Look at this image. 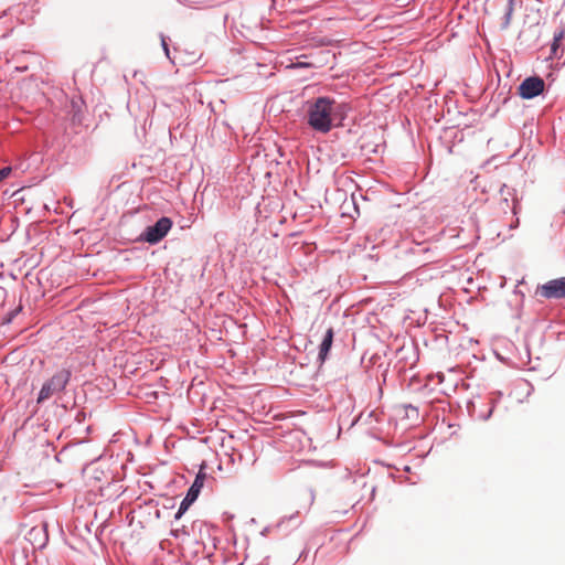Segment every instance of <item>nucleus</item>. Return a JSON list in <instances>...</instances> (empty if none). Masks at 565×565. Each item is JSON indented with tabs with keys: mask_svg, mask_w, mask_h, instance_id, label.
Listing matches in <instances>:
<instances>
[{
	"mask_svg": "<svg viewBox=\"0 0 565 565\" xmlns=\"http://www.w3.org/2000/svg\"><path fill=\"white\" fill-rule=\"evenodd\" d=\"M10 173H11V168H9V167L2 168L0 170V182L2 180H4L6 178H8Z\"/></svg>",
	"mask_w": 565,
	"mask_h": 565,
	"instance_id": "nucleus-10",
	"label": "nucleus"
},
{
	"mask_svg": "<svg viewBox=\"0 0 565 565\" xmlns=\"http://www.w3.org/2000/svg\"><path fill=\"white\" fill-rule=\"evenodd\" d=\"M545 83L539 76L525 78L519 86L518 93L524 99H531L544 92Z\"/></svg>",
	"mask_w": 565,
	"mask_h": 565,
	"instance_id": "nucleus-4",
	"label": "nucleus"
},
{
	"mask_svg": "<svg viewBox=\"0 0 565 565\" xmlns=\"http://www.w3.org/2000/svg\"><path fill=\"white\" fill-rule=\"evenodd\" d=\"M334 100L318 97L307 103V122L316 131L327 134L332 128Z\"/></svg>",
	"mask_w": 565,
	"mask_h": 565,
	"instance_id": "nucleus-1",
	"label": "nucleus"
},
{
	"mask_svg": "<svg viewBox=\"0 0 565 565\" xmlns=\"http://www.w3.org/2000/svg\"><path fill=\"white\" fill-rule=\"evenodd\" d=\"M204 481H205V473L200 471L196 475V477L194 479V482L190 487V489H189L186 494L196 500L199 494H200L201 489L204 486Z\"/></svg>",
	"mask_w": 565,
	"mask_h": 565,
	"instance_id": "nucleus-7",
	"label": "nucleus"
},
{
	"mask_svg": "<svg viewBox=\"0 0 565 565\" xmlns=\"http://www.w3.org/2000/svg\"><path fill=\"white\" fill-rule=\"evenodd\" d=\"M564 39V31H559L554 35L553 43H552V52L555 54L558 46L561 45V42Z\"/></svg>",
	"mask_w": 565,
	"mask_h": 565,
	"instance_id": "nucleus-9",
	"label": "nucleus"
},
{
	"mask_svg": "<svg viewBox=\"0 0 565 565\" xmlns=\"http://www.w3.org/2000/svg\"><path fill=\"white\" fill-rule=\"evenodd\" d=\"M172 221L169 217H161L152 226H148L142 234L143 241L154 244L161 241L170 231Z\"/></svg>",
	"mask_w": 565,
	"mask_h": 565,
	"instance_id": "nucleus-3",
	"label": "nucleus"
},
{
	"mask_svg": "<svg viewBox=\"0 0 565 565\" xmlns=\"http://www.w3.org/2000/svg\"><path fill=\"white\" fill-rule=\"evenodd\" d=\"M163 46H164L166 52L168 53V46L164 42H163Z\"/></svg>",
	"mask_w": 565,
	"mask_h": 565,
	"instance_id": "nucleus-11",
	"label": "nucleus"
},
{
	"mask_svg": "<svg viewBox=\"0 0 565 565\" xmlns=\"http://www.w3.org/2000/svg\"><path fill=\"white\" fill-rule=\"evenodd\" d=\"M537 294L546 299L565 298V277L548 280L537 288Z\"/></svg>",
	"mask_w": 565,
	"mask_h": 565,
	"instance_id": "nucleus-5",
	"label": "nucleus"
},
{
	"mask_svg": "<svg viewBox=\"0 0 565 565\" xmlns=\"http://www.w3.org/2000/svg\"><path fill=\"white\" fill-rule=\"evenodd\" d=\"M195 501V499L191 498L190 495H185V498L182 500L180 508L175 514V519H180L182 514L190 508V505Z\"/></svg>",
	"mask_w": 565,
	"mask_h": 565,
	"instance_id": "nucleus-8",
	"label": "nucleus"
},
{
	"mask_svg": "<svg viewBox=\"0 0 565 565\" xmlns=\"http://www.w3.org/2000/svg\"><path fill=\"white\" fill-rule=\"evenodd\" d=\"M333 335H334L333 329L328 328V330L326 331V334L323 337V340L320 344V348H319L318 359L320 360V362L326 361L327 355H328V353L331 349L332 342H333Z\"/></svg>",
	"mask_w": 565,
	"mask_h": 565,
	"instance_id": "nucleus-6",
	"label": "nucleus"
},
{
	"mask_svg": "<svg viewBox=\"0 0 565 565\" xmlns=\"http://www.w3.org/2000/svg\"><path fill=\"white\" fill-rule=\"evenodd\" d=\"M71 379V371L67 369H62L57 371L50 380H47L38 396V403L41 404L46 399L51 398L53 395L62 392Z\"/></svg>",
	"mask_w": 565,
	"mask_h": 565,
	"instance_id": "nucleus-2",
	"label": "nucleus"
}]
</instances>
